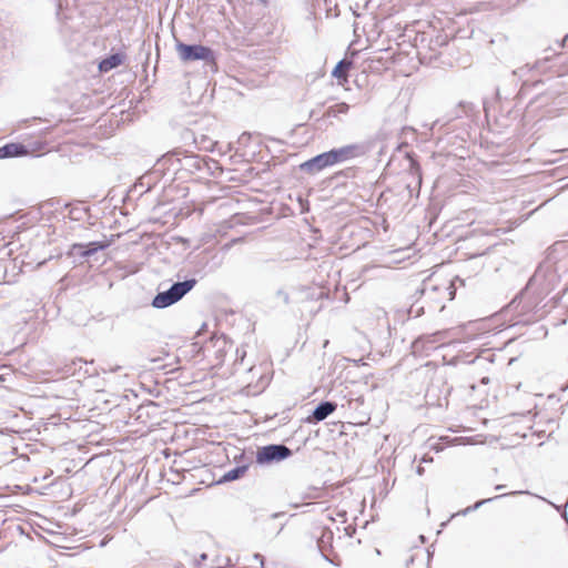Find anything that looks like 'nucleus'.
<instances>
[{
    "mask_svg": "<svg viewBox=\"0 0 568 568\" xmlns=\"http://www.w3.org/2000/svg\"><path fill=\"white\" fill-rule=\"evenodd\" d=\"M478 112L474 103L460 101L443 119L424 126L436 138V142H488L475 122Z\"/></svg>",
    "mask_w": 568,
    "mask_h": 568,
    "instance_id": "1",
    "label": "nucleus"
},
{
    "mask_svg": "<svg viewBox=\"0 0 568 568\" xmlns=\"http://www.w3.org/2000/svg\"><path fill=\"white\" fill-rule=\"evenodd\" d=\"M366 148L364 144H345L341 148L322 152L298 165V171L308 175H316L323 170L349 161L355 158L365 155Z\"/></svg>",
    "mask_w": 568,
    "mask_h": 568,
    "instance_id": "2",
    "label": "nucleus"
},
{
    "mask_svg": "<svg viewBox=\"0 0 568 568\" xmlns=\"http://www.w3.org/2000/svg\"><path fill=\"white\" fill-rule=\"evenodd\" d=\"M557 281L558 276L551 264L540 263L525 288L513 298L507 307L509 310H518L524 295L529 291H532L538 297L549 294L555 288Z\"/></svg>",
    "mask_w": 568,
    "mask_h": 568,
    "instance_id": "3",
    "label": "nucleus"
},
{
    "mask_svg": "<svg viewBox=\"0 0 568 568\" xmlns=\"http://www.w3.org/2000/svg\"><path fill=\"white\" fill-rule=\"evenodd\" d=\"M163 166H172L175 171H186L189 173L203 172L210 170L205 159L193 152L182 149H175L166 152L158 160Z\"/></svg>",
    "mask_w": 568,
    "mask_h": 568,
    "instance_id": "4",
    "label": "nucleus"
},
{
    "mask_svg": "<svg viewBox=\"0 0 568 568\" xmlns=\"http://www.w3.org/2000/svg\"><path fill=\"white\" fill-rule=\"evenodd\" d=\"M197 284L195 277H189L183 281H176L170 287L161 290L160 284L158 293L151 301V306L156 310L168 308L180 302L186 294H189Z\"/></svg>",
    "mask_w": 568,
    "mask_h": 568,
    "instance_id": "5",
    "label": "nucleus"
},
{
    "mask_svg": "<svg viewBox=\"0 0 568 568\" xmlns=\"http://www.w3.org/2000/svg\"><path fill=\"white\" fill-rule=\"evenodd\" d=\"M422 141H428V134L426 132L420 133ZM419 133L413 126L403 125L400 122L386 120L378 132L379 142L393 141L397 142H417Z\"/></svg>",
    "mask_w": 568,
    "mask_h": 568,
    "instance_id": "6",
    "label": "nucleus"
},
{
    "mask_svg": "<svg viewBox=\"0 0 568 568\" xmlns=\"http://www.w3.org/2000/svg\"><path fill=\"white\" fill-rule=\"evenodd\" d=\"M180 59L184 62L204 61L211 68H216V54L213 49L202 44H187L178 41L175 44Z\"/></svg>",
    "mask_w": 568,
    "mask_h": 568,
    "instance_id": "7",
    "label": "nucleus"
},
{
    "mask_svg": "<svg viewBox=\"0 0 568 568\" xmlns=\"http://www.w3.org/2000/svg\"><path fill=\"white\" fill-rule=\"evenodd\" d=\"M293 456V450L284 444L258 446L255 452V463L261 467L272 466Z\"/></svg>",
    "mask_w": 568,
    "mask_h": 568,
    "instance_id": "8",
    "label": "nucleus"
},
{
    "mask_svg": "<svg viewBox=\"0 0 568 568\" xmlns=\"http://www.w3.org/2000/svg\"><path fill=\"white\" fill-rule=\"evenodd\" d=\"M49 145L50 144H2L0 148V159L27 155L39 158L54 150V148H48ZM55 151H59V149H55Z\"/></svg>",
    "mask_w": 568,
    "mask_h": 568,
    "instance_id": "9",
    "label": "nucleus"
},
{
    "mask_svg": "<svg viewBox=\"0 0 568 568\" xmlns=\"http://www.w3.org/2000/svg\"><path fill=\"white\" fill-rule=\"evenodd\" d=\"M455 146L453 150L443 149L438 153H434V158L438 164L443 166H460L465 168L463 162L470 158V151L463 144H450Z\"/></svg>",
    "mask_w": 568,
    "mask_h": 568,
    "instance_id": "10",
    "label": "nucleus"
},
{
    "mask_svg": "<svg viewBox=\"0 0 568 568\" xmlns=\"http://www.w3.org/2000/svg\"><path fill=\"white\" fill-rule=\"evenodd\" d=\"M171 130L175 133V138H179L183 142H219L217 140H211L205 134H199L201 129L197 122H194L192 126H186L184 122L172 120L170 122Z\"/></svg>",
    "mask_w": 568,
    "mask_h": 568,
    "instance_id": "11",
    "label": "nucleus"
},
{
    "mask_svg": "<svg viewBox=\"0 0 568 568\" xmlns=\"http://www.w3.org/2000/svg\"><path fill=\"white\" fill-rule=\"evenodd\" d=\"M32 126H36V128L30 130L29 132L20 135L19 138L23 139V141L26 139H29V140H31V142H36V143L51 142V140H54L57 138L55 135L48 138V134L53 133V131H55V130L49 125H45V121H43L42 119L34 118L28 128H32Z\"/></svg>",
    "mask_w": 568,
    "mask_h": 568,
    "instance_id": "12",
    "label": "nucleus"
},
{
    "mask_svg": "<svg viewBox=\"0 0 568 568\" xmlns=\"http://www.w3.org/2000/svg\"><path fill=\"white\" fill-rule=\"evenodd\" d=\"M443 332H436L434 334L422 335L412 343V349L414 354L428 353L437 348V344L442 343Z\"/></svg>",
    "mask_w": 568,
    "mask_h": 568,
    "instance_id": "13",
    "label": "nucleus"
},
{
    "mask_svg": "<svg viewBox=\"0 0 568 568\" xmlns=\"http://www.w3.org/2000/svg\"><path fill=\"white\" fill-rule=\"evenodd\" d=\"M337 408V404L331 400H322L320 402L312 413L305 418L307 424H317L326 419L331 414H333Z\"/></svg>",
    "mask_w": 568,
    "mask_h": 568,
    "instance_id": "14",
    "label": "nucleus"
},
{
    "mask_svg": "<svg viewBox=\"0 0 568 568\" xmlns=\"http://www.w3.org/2000/svg\"><path fill=\"white\" fill-rule=\"evenodd\" d=\"M334 539V534L328 527H324L321 529V535L315 538L316 548L318 549L322 558L332 565H337L332 558L328 557L327 550L332 549V542Z\"/></svg>",
    "mask_w": 568,
    "mask_h": 568,
    "instance_id": "15",
    "label": "nucleus"
},
{
    "mask_svg": "<svg viewBox=\"0 0 568 568\" xmlns=\"http://www.w3.org/2000/svg\"><path fill=\"white\" fill-rule=\"evenodd\" d=\"M125 58L126 54L123 51L111 53L99 62L98 69L101 73H106L123 64Z\"/></svg>",
    "mask_w": 568,
    "mask_h": 568,
    "instance_id": "16",
    "label": "nucleus"
},
{
    "mask_svg": "<svg viewBox=\"0 0 568 568\" xmlns=\"http://www.w3.org/2000/svg\"><path fill=\"white\" fill-rule=\"evenodd\" d=\"M247 470H248L247 464L237 465V466L233 467L232 469L225 471L222 475V477L216 481V484H225V483L235 481V480L242 478Z\"/></svg>",
    "mask_w": 568,
    "mask_h": 568,
    "instance_id": "17",
    "label": "nucleus"
},
{
    "mask_svg": "<svg viewBox=\"0 0 568 568\" xmlns=\"http://www.w3.org/2000/svg\"><path fill=\"white\" fill-rule=\"evenodd\" d=\"M352 67L353 62L351 60L342 59L332 70V77L337 79L339 84H343L347 81V74Z\"/></svg>",
    "mask_w": 568,
    "mask_h": 568,
    "instance_id": "18",
    "label": "nucleus"
},
{
    "mask_svg": "<svg viewBox=\"0 0 568 568\" xmlns=\"http://www.w3.org/2000/svg\"><path fill=\"white\" fill-rule=\"evenodd\" d=\"M549 61L548 57L541 59V60H537L535 61L534 63H526L525 65L516 69L515 71H513L514 75H518V77H523L526 74V72H530V71H541L545 69V65L546 63Z\"/></svg>",
    "mask_w": 568,
    "mask_h": 568,
    "instance_id": "19",
    "label": "nucleus"
},
{
    "mask_svg": "<svg viewBox=\"0 0 568 568\" xmlns=\"http://www.w3.org/2000/svg\"><path fill=\"white\" fill-rule=\"evenodd\" d=\"M404 153H405V159L408 162V170H409L410 174L413 176H415L418 180V182H420V180H422L420 166H419L416 155L413 152L406 151V150L404 151Z\"/></svg>",
    "mask_w": 568,
    "mask_h": 568,
    "instance_id": "20",
    "label": "nucleus"
},
{
    "mask_svg": "<svg viewBox=\"0 0 568 568\" xmlns=\"http://www.w3.org/2000/svg\"><path fill=\"white\" fill-rule=\"evenodd\" d=\"M82 245L85 247V254L91 257L95 253L100 251H104L110 246L109 241H92L89 243H82Z\"/></svg>",
    "mask_w": 568,
    "mask_h": 568,
    "instance_id": "21",
    "label": "nucleus"
},
{
    "mask_svg": "<svg viewBox=\"0 0 568 568\" xmlns=\"http://www.w3.org/2000/svg\"><path fill=\"white\" fill-rule=\"evenodd\" d=\"M521 493L523 491H514V493H509V495H517V494H521ZM505 496H508V494H503V495H499V496L480 499V500L476 501L474 505L466 507L464 510L460 511V514L464 515V516L468 515L469 513L479 509L483 505L491 503L493 500L501 498V497H505Z\"/></svg>",
    "mask_w": 568,
    "mask_h": 568,
    "instance_id": "22",
    "label": "nucleus"
},
{
    "mask_svg": "<svg viewBox=\"0 0 568 568\" xmlns=\"http://www.w3.org/2000/svg\"><path fill=\"white\" fill-rule=\"evenodd\" d=\"M154 185H155L154 173L153 172H148V173L143 174L138 180V183L135 184V187L143 189V191L141 193H144V192L151 191Z\"/></svg>",
    "mask_w": 568,
    "mask_h": 568,
    "instance_id": "23",
    "label": "nucleus"
},
{
    "mask_svg": "<svg viewBox=\"0 0 568 568\" xmlns=\"http://www.w3.org/2000/svg\"><path fill=\"white\" fill-rule=\"evenodd\" d=\"M68 255L73 257L74 262H82V260L89 258V255L85 254V247L82 243H74L70 246L68 251Z\"/></svg>",
    "mask_w": 568,
    "mask_h": 568,
    "instance_id": "24",
    "label": "nucleus"
},
{
    "mask_svg": "<svg viewBox=\"0 0 568 568\" xmlns=\"http://www.w3.org/2000/svg\"><path fill=\"white\" fill-rule=\"evenodd\" d=\"M552 99H554V95L550 93L538 94L536 98H534L529 102L528 109L537 110L539 108H542V106L547 105Z\"/></svg>",
    "mask_w": 568,
    "mask_h": 568,
    "instance_id": "25",
    "label": "nucleus"
},
{
    "mask_svg": "<svg viewBox=\"0 0 568 568\" xmlns=\"http://www.w3.org/2000/svg\"><path fill=\"white\" fill-rule=\"evenodd\" d=\"M447 44V37L446 36H437L435 39H430L429 41V49L434 53L429 57V59L437 58V48L446 45Z\"/></svg>",
    "mask_w": 568,
    "mask_h": 568,
    "instance_id": "26",
    "label": "nucleus"
},
{
    "mask_svg": "<svg viewBox=\"0 0 568 568\" xmlns=\"http://www.w3.org/2000/svg\"><path fill=\"white\" fill-rule=\"evenodd\" d=\"M349 105L345 102L336 103L327 108L325 114L331 116H336L337 114L347 113Z\"/></svg>",
    "mask_w": 568,
    "mask_h": 568,
    "instance_id": "27",
    "label": "nucleus"
},
{
    "mask_svg": "<svg viewBox=\"0 0 568 568\" xmlns=\"http://www.w3.org/2000/svg\"><path fill=\"white\" fill-rule=\"evenodd\" d=\"M233 145L234 144H227V143L211 144V146L206 148L205 150L211 151V152H214L215 150H217L220 153H222L224 155V154H226V152H230L233 149Z\"/></svg>",
    "mask_w": 568,
    "mask_h": 568,
    "instance_id": "28",
    "label": "nucleus"
},
{
    "mask_svg": "<svg viewBox=\"0 0 568 568\" xmlns=\"http://www.w3.org/2000/svg\"><path fill=\"white\" fill-rule=\"evenodd\" d=\"M261 134L257 133V132H254V133H251V132H243L242 135L239 138V141L237 142H242V140L244 138H246L247 140H251V139H256V138H260Z\"/></svg>",
    "mask_w": 568,
    "mask_h": 568,
    "instance_id": "29",
    "label": "nucleus"
},
{
    "mask_svg": "<svg viewBox=\"0 0 568 568\" xmlns=\"http://www.w3.org/2000/svg\"><path fill=\"white\" fill-rule=\"evenodd\" d=\"M276 295H277L278 297H281L285 304H288V303H290V295H288V293H286L285 291H283V290H278V291L276 292Z\"/></svg>",
    "mask_w": 568,
    "mask_h": 568,
    "instance_id": "30",
    "label": "nucleus"
},
{
    "mask_svg": "<svg viewBox=\"0 0 568 568\" xmlns=\"http://www.w3.org/2000/svg\"><path fill=\"white\" fill-rule=\"evenodd\" d=\"M364 403V398L362 396L355 398V399H351L348 402L349 406L351 407H354V408H357L359 405H362Z\"/></svg>",
    "mask_w": 568,
    "mask_h": 568,
    "instance_id": "31",
    "label": "nucleus"
},
{
    "mask_svg": "<svg viewBox=\"0 0 568 568\" xmlns=\"http://www.w3.org/2000/svg\"><path fill=\"white\" fill-rule=\"evenodd\" d=\"M351 173H352V169L342 170L335 174V178H339V176L348 178V176H351Z\"/></svg>",
    "mask_w": 568,
    "mask_h": 568,
    "instance_id": "32",
    "label": "nucleus"
},
{
    "mask_svg": "<svg viewBox=\"0 0 568 568\" xmlns=\"http://www.w3.org/2000/svg\"><path fill=\"white\" fill-rule=\"evenodd\" d=\"M560 48H568V32L564 36L561 41L558 42Z\"/></svg>",
    "mask_w": 568,
    "mask_h": 568,
    "instance_id": "33",
    "label": "nucleus"
},
{
    "mask_svg": "<svg viewBox=\"0 0 568 568\" xmlns=\"http://www.w3.org/2000/svg\"><path fill=\"white\" fill-rule=\"evenodd\" d=\"M490 250H491V247H488V248H486V250H485V251H483V252L471 254V255L469 256V260H473V258H477V257H479V256H483V255L487 254Z\"/></svg>",
    "mask_w": 568,
    "mask_h": 568,
    "instance_id": "34",
    "label": "nucleus"
},
{
    "mask_svg": "<svg viewBox=\"0 0 568 568\" xmlns=\"http://www.w3.org/2000/svg\"><path fill=\"white\" fill-rule=\"evenodd\" d=\"M254 558H255V559H257V560H260L261 566H262V567H264V557H263L261 554L256 552V554L254 555Z\"/></svg>",
    "mask_w": 568,
    "mask_h": 568,
    "instance_id": "35",
    "label": "nucleus"
},
{
    "mask_svg": "<svg viewBox=\"0 0 568 568\" xmlns=\"http://www.w3.org/2000/svg\"><path fill=\"white\" fill-rule=\"evenodd\" d=\"M408 145H409V144H403V143H399V144H397L396 151H398V152H403V151H404V149H405L406 146H408Z\"/></svg>",
    "mask_w": 568,
    "mask_h": 568,
    "instance_id": "36",
    "label": "nucleus"
},
{
    "mask_svg": "<svg viewBox=\"0 0 568 568\" xmlns=\"http://www.w3.org/2000/svg\"><path fill=\"white\" fill-rule=\"evenodd\" d=\"M285 516V513H274L271 515V518L273 519H276V518H280V517H283Z\"/></svg>",
    "mask_w": 568,
    "mask_h": 568,
    "instance_id": "37",
    "label": "nucleus"
},
{
    "mask_svg": "<svg viewBox=\"0 0 568 568\" xmlns=\"http://www.w3.org/2000/svg\"><path fill=\"white\" fill-rule=\"evenodd\" d=\"M433 555H434V552H433V551H430V549H429V548H427V559H428V562L432 560Z\"/></svg>",
    "mask_w": 568,
    "mask_h": 568,
    "instance_id": "38",
    "label": "nucleus"
},
{
    "mask_svg": "<svg viewBox=\"0 0 568 568\" xmlns=\"http://www.w3.org/2000/svg\"><path fill=\"white\" fill-rule=\"evenodd\" d=\"M486 145L487 149H490V148H494V146H500V144H483V143H479V146H484Z\"/></svg>",
    "mask_w": 568,
    "mask_h": 568,
    "instance_id": "39",
    "label": "nucleus"
},
{
    "mask_svg": "<svg viewBox=\"0 0 568 568\" xmlns=\"http://www.w3.org/2000/svg\"><path fill=\"white\" fill-rule=\"evenodd\" d=\"M270 142H276V143H280V142H284L283 139H278V138H271L270 139Z\"/></svg>",
    "mask_w": 568,
    "mask_h": 568,
    "instance_id": "40",
    "label": "nucleus"
},
{
    "mask_svg": "<svg viewBox=\"0 0 568 568\" xmlns=\"http://www.w3.org/2000/svg\"><path fill=\"white\" fill-rule=\"evenodd\" d=\"M448 290H450L449 292V295H450V300H454V296H455V288L452 290V285L449 287H447Z\"/></svg>",
    "mask_w": 568,
    "mask_h": 568,
    "instance_id": "41",
    "label": "nucleus"
},
{
    "mask_svg": "<svg viewBox=\"0 0 568 568\" xmlns=\"http://www.w3.org/2000/svg\"><path fill=\"white\" fill-rule=\"evenodd\" d=\"M416 473H417L419 476H422V475L424 474V468H423L422 466H418V467L416 468Z\"/></svg>",
    "mask_w": 568,
    "mask_h": 568,
    "instance_id": "42",
    "label": "nucleus"
},
{
    "mask_svg": "<svg viewBox=\"0 0 568 568\" xmlns=\"http://www.w3.org/2000/svg\"><path fill=\"white\" fill-rule=\"evenodd\" d=\"M414 562V556H410L407 560H406V565H412Z\"/></svg>",
    "mask_w": 568,
    "mask_h": 568,
    "instance_id": "43",
    "label": "nucleus"
},
{
    "mask_svg": "<svg viewBox=\"0 0 568 568\" xmlns=\"http://www.w3.org/2000/svg\"><path fill=\"white\" fill-rule=\"evenodd\" d=\"M505 488V485H496L495 490H501Z\"/></svg>",
    "mask_w": 568,
    "mask_h": 568,
    "instance_id": "44",
    "label": "nucleus"
},
{
    "mask_svg": "<svg viewBox=\"0 0 568 568\" xmlns=\"http://www.w3.org/2000/svg\"><path fill=\"white\" fill-rule=\"evenodd\" d=\"M432 460H433V458H432V457H429V458L423 457V458H422V462H423V463H427V462H432Z\"/></svg>",
    "mask_w": 568,
    "mask_h": 568,
    "instance_id": "45",
    "label": "nucleus"
},
{
    "mask_svg": "<svg viewBox=\"0 0 568 568\" xmlns=\"http://www.w3.org/2000/svg\"><path fill=\"white\" fill-rule=\"evenodd\" d=\"M260 3L266 6L268 3V0H257Z\"/></svg>",
    "mask_w": 568,
    "mask_h": 568,
    "instance_id": "46",
    "label": "nucleus"
},
{
    "mask_svg": "<svg viewBox=\"0 0 568 568\" xmlns=\"http://www.w3.org/2000/svg\"><path fill=\"white\" fill-rule=\"evenodd\" d=\"M419 539H420V541H422V542H425V541H426V537H425L424 535H420V536H419Z\"/></svg>",
    "mask_w": 568,
    "mask_h": 568,
    "instance_id": "47",
    "label": "nucleus"
},
{
    "mask_svg": "<svg viewBox=\"0 0 568 568\" xmlns=\"http://www.w3.org/2000/svg\"><path fill=\"white\" fill-rule=\"evenodd\" d=\"M206 558H207V555H206L205 552H203V554L201 555V559H202V560H206Z\"/></svg>",
    "mask_w": 568,
    "mask_h": 568,
    "instance_id": "48",
    "label": "nucleus"
},
{
    "mask_svg": "<svg viewBox=\"0 0 568 568\" xmlns=\"http://www.w3.org/2000/svg\"><path fill=\"white\" fill-rule=\"evenodd\" d=\"M478 359V356H475L474 359L469 361V363H475Z\"/></svg>",
    "mask_w": 568,
    "mask_h": 568,
    "instance_id": "49",
    "label": "nucleus"
},
{
    "mask_svg": "<svg viewBox=\"0 0 568 568\" xmlns=\"http://www.w3.org/2000/svg\"><path fill=\"white\" fill-rule=\"evenodd\" d=\"M478 359V356H475L474 359L469 361V363H475Z\"/></svg>",
    "mask_w": 568,
    "mask_h": 568,
    "instance_id": "50",
    "label": "nucleus"
},
{
    "mask_svg": "<svg viewBox=\"0 0 568 568\" xmlns=\"http://www.w3.org/2000/svg\"><path fill=\"white\" fill-rule=\"evenodd\" d=\"M478 359V356H475L474 359L469 361V363H475Z\"/></svg>",
    "mask_w": 568,
    "mask_h": 568,
    "instance_id": "51",
    "label": "nucleus"
},
{
    "mask_svg": "<svg viewBox=\"0 0 568 568\" xmlns=\"http://www.w3.org/2000/svg\"><path fill=\"white\" fill-rule=\"evenodd\" d=\"M456 281H459L460 283H463L464 281L459 278V276H456L455 278Z\"/></svg>",
    "mask_w": 568,
    "mask_h": 568,
    "instance_id": "52",
    "label": "nucleus"
},
{
    "mask_svg": "<svg viewBox=\"0 0 568 568\" xmlns=\"http://www.w3.org/2000/svg\"><path fill=\"white\" fill-rule=\"evenodd\" d=\"M562 517L567 520V513L566 511L562 514Z\"/></svg>",
    "mask_w": 568,
    "mask_h": 568,
    "instance_id": "53",
    "label": "nucleus"
},
{
    "mask_svg": "<svg viewBox=\"0 0 568 568\" xmlns=\"http://www.w3.org/2000/svg\"><path fill=\"white\" fill-rule=\"evenodd\" d=\"M160 358H152L151 362H158Z\"/></svg>",
    "mask_w": 568,
    "mask_h": 568,
    "instance_id": "54",
    "label": "nucleus"
}]
</instances>
